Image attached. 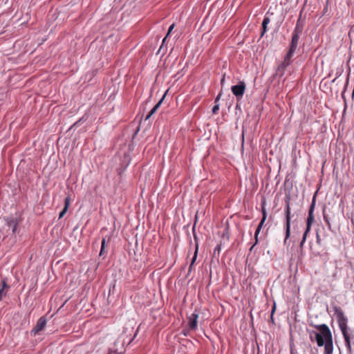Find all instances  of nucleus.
I'll use <instances>...</instances> for the list:
<instances>
[{"label": "nucleus", "instance_id": "f257e3e1", "mask_svg": "<svg viewBox=\"0 0 354 354\" xmlns=\"http://www.w3.org/2000/svg\"><path fill=\"white\" fill-rule=\"evenodd\" d=\"M315 328L319 330V333L316 331L310 332L309 335L310 341H315L319 347L324 346V354H333V336L328 326L322 324L315 325Z\"/></svg>", "mask_w": 354, "mask_h": 354}, {"label": "nucleus", "instance_id": "f03ea898", "mask_svg": "<svg viewBox=\"0 0 354 354\" xmlns=\"http://www.w3.org/2000/svg\"><path fill=\"white\" fill-rule=\"evenodd\" d=\"M334 311V316L336 317L339 327L342 331L343 335L345 345L348 351H351V335L348 332V319L344 315L343 310L342 308L337 306H335L333 307Z\"/></svg>", "mask_w": 354, "mask_h": 354}, {"label": "nucleus", "instance_id": "7ed1b4c3", "mask_svg": "<svg viewBox=\"0 0 354 354\" xmlns=\"http://www.w3.org/2000/svg\"><path fill=\"white\" fill-rule=\"evenodd\" d=\"M315 205V197H314L313 200V203H312V204L310 207L309 211H308V218H307V221H306V230L304 233L302 240L300 243L301 248L303 246L304 243H305V241L306 240L307 235L309 233V232L310 231L312 224L313 223V222L315 221V217H314V214H313Z\"/></svg>", "mask_w": 354, "mask_h": 354}, {"label": "nucleus", "instance_id": "20e7f679", "mask_svg": "<svg viewBox=\"0 0 354 354\" xmlns=\"http://www.w3.org/2000/svg\"><path fill=\"white\" fill-rule=\"evenodd\" d=\"M286 224L284 226L286 235L284 239V243H286L287 240L290 238V222H291V212L290 207V200L287 199L286 201Z\"/></svg>", "mask_w": 354, "mask_h": 354}, {"label": "nucleus", "instance_id": "39448f33", "mask_svg": "<svg viewBox=\"0 0 354 354\" xmlns=\"http://www.w3.org/2000/svg\"><path fill=\"white\" fill-rule=\"evenodd\" d=\"M231 90L238 99L241 98L245 90V84L243 82H240L238 84L232 86Z\"/></svg>", "mask_w": 354, "mask_h": 354}, {"label": "nucleus", "instance_id": "423d86ee", "mask_svg": "<svg viewBox=\"0 0 354 354\" xmlns=\"http://www.w3.org/2000/svg\"><path fill=\"white\" fill-rule=\"evenodd\" d=\"M295 51L289 49L287 54L286 55L283 61L279 66V70H284L288 66H289L291 63V59L293 56V54Z\"/></svg>", "mask_w": 354, "mask_h": 354}, {"label": "nucleus", "instance_id": "0eeeda50", "mask_svg": "<svg viewBox=\"0 0 354 354\" xmlns=\"http://www.w3.org/2000/svg\"><path fill=\"white\" fill-rule=\"evenodd\" d=\"M46 319L44 317H40L38 319L35 326L33 328L32 333L34 334V335H35L39 332L44 330V328L46 327Z\"/></svg>", "mask_w": 354, "mask_h": 354}, {"label": "nucleus", "instance_id": "6e6552de", "mask_svg": "<svg viewBox=\"0 0 354 354\" xmlns=\"http://www.w3.org/2000/svg\"><path fill=\"white\" fill-rule=\"evenodd\" d=\"M198 315L197 313H192L189 317V328L190 330H196L197 328V319Z\"/></svg>", "mask_w": 354, "mask_h": 354}, {"label": "nucleus", "instance_id": "1a4fd4ad", "mask_svg": "<svg viewBox=\"0 0 354 354\" xmlns=\"http://www.w3.org/2000/svg\"><path fill=\"white\" fill-rule=\"evenodd\" d=\"M6 225L12 229V233L15 234L17 230V227L18 225V223L17 222L16 219L14 218H8L6 220Z\"/></svg>", "mask_w": 354, "mask_h": 354}, {"label": "nucleus", "instance_id": "9d476101", "mask_svg": "<svg viewBox=\"0 0 354 354\" xmlns=\"http://www.w3.org/2000/svg\"><path fill=\"white\" fill-rule=\"evenodd\" d=\"M2 287L0 288V301H1L3 296L6 295L7 290L9 288L8 285L5 279L1 281Z\"/></svg>", "mask_w": 354, "mask_h": 354}, {"label": "nucleus", "instance_id": "9b49d317", "mask_svg": "<svg viewBox=\"0 0 354 354\" xmlns=\"http://www.w3.org/2000/svg\"><path fill=\"white\" fill-rule=\"evenodd\" d=\"M70 201H71V199H70V198L68 196L65 198V201H64V207L61 211V212L59 213V218H62L65 215V214L67 212L68 209L69 205H70Z\"/></svg>", "mask_w": 354, "mask_h": 354}, {"label": "nucleus", "instance_id": "f8f14e48", "mask_svg": "<svg viewBox=\"0 0 354 354\" xmlns=\"http://www.w3.org/2000/svg\"><path fill=\"white\" fill-rule=\"evenodd\" d=\"M299 36H297V35L292 36V40L290 43V48L292 50L295 51L297 46H298V41H299Z\"/></svg>", "mask_w": 354, "mask_h": 354}, {"label": "nucleus", "instance_id": "ddd939ff", "mask_svg": "<svg viewBox=\"0 0 354 354\" xmlns=\"http://www.w3.org/2000/svg\"><path fill=\"white\" fill-rule=\"evenodd\" d=\"M165 96V94L163 95V97H162V99L153 106V108L149 111V113H148V115H147L146 117V120H148L152 115H153L156 111L158 110V109L160 107L162 102L164 100V97Z\"/></svg>", "mask_w": 354, "mask_h": 354}, {"label": "nucleus", "instance_id": "4468645a", "mask_svg": "<svg viewBox=\"0 0 354 354\" xmlns=\"http://www.w3.org/2000/svg\"><path fill=\"white\" fill-rule=\"evenodd\" d=\"M165 96V94L163 95V97H162V99L153 106V108L149 111V113H148V115H147L146 117V120H148L152 115H153L156 111L158 110V109L160 107L162 102L164 100V97Z\"/></svg>", "mask_w": 354, "mask_h": 354}, {"label": "nucleus", "instance_id": "2eb2a0df", "mask_svg": "<svg viewBox=\"0 0 354 354\" xmlns=\"http://www.w3.org/2000/svg\"><path fill=\"white\" fill-rule=\"evenodd\" d=\"M270 22V19L268 17H265L263 22H262V32H261V37L267 31V26Z\"/></svg>", "mask_w": 354, "mask_h": 354}, {"label": "nucleus", "instance_id": "dca6fc26", "mask_svg": "<svg viewBox=\"0 0 354 354\" xmlns=\"http://www.w3.org/2000/svg\"><path fill=\"white\" fill-rule=\"evenodd\" d=\"M301 32H302V27L300 26V19H299L297 20V22L296 26L295 28V30L292 32V35H297V36H300Z\"/></svg>", "mask_w": 354, "mask_h": 354}, {"label": "nucleus", "instance_id": "f3484780", "mask_svg": "<svg viewBox=\"0 0 354 354\" xmlns=\"http://www.w3.org/2000/svg\"><path fill=\"white\" fill-rule=\"evenodd\" d=\"M198 244L196 245V248H195V251H194V256H193V258L192 259V262H191V264L189 266V271H191V270L192 269V267L196 260V258H197V254H198Z\"/></svg>", "mask_w": 354, "mask_h": 354}, {"label": "nucleus", "instance_id": "a211bd4d", "mask_svg": "<svg viewBox=\"0 0 354 354\" xmlns=\"http://www.w3.org/2000/svg\"><path fill=\"white\" fill-rule=\"evenodd\" d=\"M261 229H259V228H257L256 231H255V233H254V239H255V242L252 245V246L250 248V250H252L253 249V248L254 247L255 245L257 244L258 243V236L260 233V231H261Z\"/></svg>", "mask_w": 354, "mask_h": 354}, {"label": "nucleus", "instance_id": "6ab92c4d", "mask_svg": "<svg viewBox=\"0 0 354 354\" xmlns=\"http://www.w3.org/2000/svg\"><path fill=\"white\" fill-rule=\"evenodd\" d=\"M105 243H106V239L105 238H104L102 240V243H101V250H100V255L102 256L104 253V248H105Z\"/></svg>", "mask_w": 354, "mask_h": 354}, {"label": "nucleus", "instance_id": "aec40b11", "mask_svg": "<svg viewBox=\"0 0 354 354\" xmlns=\"http://www.w3.org/2000/svg\"><path fill=\"white\" fill-rule=\"evenodd\" d=\"M175 26V24H173L170 26V27L169 28V30H168V32H167V34L166 35V37L163 39L162 40V43H164L167 39V37L169 36V35L171 33V32L173 30Z\"/></svg>", "mask_w": 354, "mask_h": 354}, {"label": "nucleus", "instance_id": "412c9836", "mask_svg": "<svg viewBox=\"0 0 354 354\" xmlns=\"http://www.w3.org/2000/svg\"><path fill=\"white\" fill-rule=\"evenodd\" d=\"M324 220L325 223H326L329 229H330L331 225H330V223L329 218H328V217L325 214H324Z\"/></svg>", "mask_w": 354, "mask_h": 354}, {"label": "nucleus", "instance_id": "4be33fe9", "mask_svg": "<svg viewBox=\"0 0 354 354\" xmlns=\"http://www.w3.org/2000/svg\"><path fill=\"white\" fill-rule=\"evenodd\" d=\"M261 212H262V218L266 219V218H267V213H266V208H265L264 205H262Z\"/></svg>", "mask_w": 354, "mask_h": 354}, {"label": "nucleus", "instance_id": "5701e85b", "mask_svg": "<svg viewBox=\"0 0 354 354\" xmlns=\"http://www.w3.org/2000/svg\"><path fill=\"white\" fill-rule=\"evenodd\" d=\"M218 109H219V105H218V104H215V105L214 106V107L212 108V113H213L214 114L217 113V112H218Z\"/></svg>", "mask_w": 354, "mask_h": 354}, {"label": "nucleus", "instance_id": "b1692460", "mask_svg": "<svg viewBox=\"0 0 354 354\" xmlns=\"http://www.w3.org/2000/svg\"><path fill=\"white\" fill-rule=\"evenodd\" d=\"M266 220V219H265V218H261V221L260 223L259 224L257 228L261 229L262 227L263 226V224H264Z\"/></svg>", "mask_w": 354, "mask_h": 354}, {"label": "nucleus", "instance_id": "393cba45", "mask_svg": "<svg viewBox=\"0 0 354 354\" xmlns=\"http://www.w3.org/2000/svg\"><path fill=\"white\" fill-rule=\"evenodd\" d=\"M225 75L224 74V75H223V77H222L221 80V85H222V86L224 84V82H225Z\"/></svg>", "mask_w": 354, "mask_h": 354}, {"label": "nucleus", "instance_id": "a878e982", "mask_svg": "<svg viewBox=\"0 0 354 354\" xmlns=\"http://www.w3.org/2000/svg\"><path fill=\"white\" fill-rule=\"evenodd\" d=\"M320 241H321L320 236H319V235L317 234V243L318 244H320Z\"/></svg>", "mask_w": 354, "mask_h": 354}, {"label": "nucleus", "instance_id": "bb28decb", "mask_svg": "<svg viewBox=\"0 0 354 354\" xmlns=\"http://www.w3.org/2000/svg\"><path fill=\"white\" fill-rule=\"evenodd\" d=\"M221 96V93H220L217 95V97H216V100H215V103H216V102L219 100V99H220Z\"/></svg>", "mask_w": 354, "mask_h": 354}, {"label": "nucleus", "instance_id": "cd10ccee", "mask_svg": "<svg viewBox=\"0 0 354 354\" xmlns=\"http://www.w3.org/2000/svg\"><path fill=\"white\" fill-rule=\"evenodd\" d=\"M275 309H276V306H275V304H274L272 309V315L274 314Z\"/></svg>", "mask_w": 354, "mask_h": 354}, {"label": "nucleus", "instance_id": "c85d7f7f", "mask_svg": "<svg viewBox=\"0 0 354 354\" xmlns=\"http://www.w3.org/2000/svg\"><path fill=\"white\" fill-rule=\"evenodd\" d=\"M109 354H111V353H109Z\"/></svg>", "mask_w": 354, "mask_h": 354}]
</instances>
